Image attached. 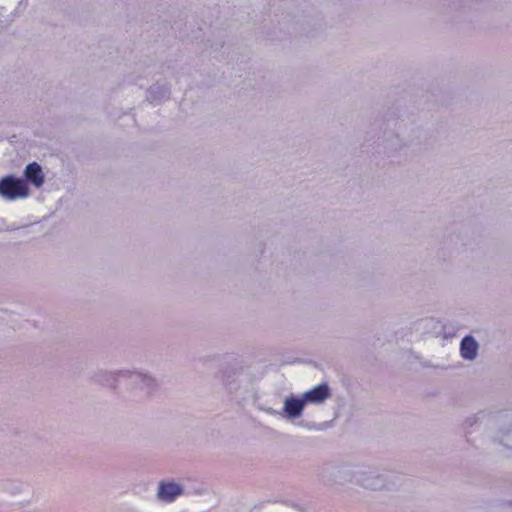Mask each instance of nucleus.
I'll list each match as a JSON object with an SVG mask.
<instances>
[{"label":"nucleus","mask_w":512,"mask_h":512,"mask_svg":"<svg viewBox=\"0 0 512 512\" xmlns=\"http://www.w3.org/2000/svg\"><path fill=\"white\" fill-rule=\"evenodd\" d=\"M24 175L26 179L37 188L41 187L44 183V173L41 166L36 162L30 163L26 166Z\"/></svg>","instance_id":"obj_9"},{"label":"nucleus","mask_w":512,"mask_h":512,"mask_svg":"<svg viewBox=\"0 0 512 512\" xmlns=\"http://www.w3.org/2000/svg\"><path fill=\"white\" fill-rule=\"evenodd\" d=\"M331 474L334 477L333 483L343 485L348 482H354L370 490L392 489L401 480V476L398 473L375 467H362L356 470H351L347 467H337L333 468Z\"/></svg>","instance_id":"obj_1"},{"label":"nucleus","mask_w":512,"mask_h":512,"mask_svg":"<svg viewBox=\"0 0 512 512\" xmlns=\"http://www.w3.org/2000/svg\"><path fill=\"white\" fill-rule=\"evenodd\" d=\"M0 195L7 200L26 198L29 189L25 180L6 176L0 180Z\"/></svg>","instance_id":"obj_2"},{"label":"nucleus","mask_w":512,"mask_h":512,"mask_svg":"<svg viewBox=\"0 0 512 512\" xmlns=\"http://www.w3.org/2000/svg\"><path fill=\"white\" fill-rule=\"evenodd\" d=\"M184 487L173 480H161L156 491V498L163 503H172L183 495Z\"/></svg>","instance_id":"obj_4"},{"label":"nucleus","mask_w":512,"mask_h":512,"mask_svg":"<svg viewBox=\"0 0 512 512\" xmlns=\"http://www.w3.org/2000/svg\"><path fill=\"white\" fill-rule=\"evenodd\" d=\"M130 386L139 397L150 396L157 390V381L149 374L141 371H130Z\"/></svg>","instance_id":"obj_3"},{"label":"nucleus","mask_w":512,"mask_h":512,"mask_svg":"<svg viewBox=\"0 0 512 512\" xmlns=\"http://www.w3.org/2000/svg\"><path fill=\"white\" fill-rule=\"evenodd\" d=\"M478 342L471 335L465 336L460 343V354L466 360H474L478 353Z\"/></svg>","instance_id":"obj_7"},{"label":"nucleus","mask_w":512,"mask_h":512,"mask_svg":"<svg viewBox=\"0 0 512 512\" xmlns=\"http://www.w3.org/2000/svg\"><path fill=\"white\" fill-rule=\"evenodd\" d=\"M306 403L303 397H296L294 395L287 396L283 405V416L295 419L302 415Z\"/></svg>","instance_id":"obj_5"},{"label":"nucleus","mask_w":512,"mask_h":512,"mask_svg":"<svg viewBox=\"0 0 512 512\" xmlns=\"http://www.w3.org/2000/svg\"><path fill=\"white\" fill-rule=\"evenodd\" d=\"M170 87L166 84L156 83L152 85L147 93V99L152 103H160L170 97Z\"/></svg>","instance_id":"obj_8"},{"label":"nucleus","mask_w":512,"mask_h":512,"mask_svg":"<svg viewBox=\"0 0 512 512\" xmlns=\"http://www.w3.org/2000/svg\"><path fill=\"white\" fill-rule=\"evenodd\" d=\"M331 392L328 384L321 383L302 394L305 403L320 404L330 398Z\"/></svg>","instance_id":"obj_6"},{"label":"nucleus","mask_w":512,"mask_h":512,"mask_svg":"<svg viewBox=\"0 0 512 512\" xmlns=\"http://www.w3.org/2000/svg\"><path fill=\"white\" fill-rule=\"evenodd\" d=\"M221 380L227 386L232 384L231 375L226 376V374L224 372L221 375Z\"/></svg>","instance_id":"obj_10"}]
</instances>
